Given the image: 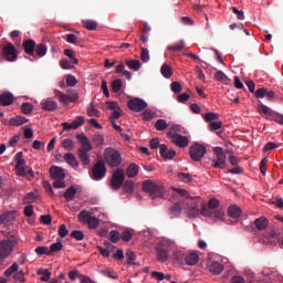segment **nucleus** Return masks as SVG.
<instances>
[{"instance_id": "obj_1", "label": "nucleus", "mask_w": 283, "mask_h": 283, "mask_svg": "<svg viewBox=\"0 0 283 283\" xmlns=\"http://www.w3.org/2000/svg\"><path fill=\"white\" fill-rule=\"evenodd\" d=\"M180 198H187L185 211L188 213L189 218H198L201 213V216L211 218L214 222H222V220H224V209L209 210L207 205H202L200 211V197L191 198L189 197V191L185 189H177L169 200L170 202H176L180 200Z\"/></svg>"}, {"instance_id": "obj_2", "label": "nucleus", "mask_w": 283, "mask_h": 283, "mask_svg": "<svg viewBox=\"0 0 283 283\" xmlns=\"http://www.w3.org/2000/svg\"><path fill=\"white\" fill-rule=\"evenodd\" d=\"M77 138L81 144V147L77 149L78 159L81 160L82 165L87 166L91 163L90 151L94 149L92 147V142H90V138H87L85 135H78Z\"/></svg>"}, {"instance_id": "obj_3", "label": "nucleus", "mask_w": 283, "mask_h": 283, "mask_svg": "<svg viewBox=\"0 0 283 283\" xmlns=\"http://www.w3.org/2000/svg\"><path fill=\"white\" fill-rule=\"evenodd\" d=\"M14 249H19V237H9L0 241V258H10Z\"/></svg>"}, {"instance_id": "obj_4", "label": "nucleus", "mask_w": 283, "mask_h": 283, "mask_svg": "<svg viewBox=\"0 0 283 283\" xmlns=\"http://www.w3.org/2000/svg\"><path fill=\"white\" fill-rule=\"evenodd\" d=\"M142 187L146 193H149L151 200L165 198V187H163V185H158L153 180H145Z\"/></svg>"}, {"instance_id": "obj_5", "label": "nucleus", "mask_w": 283, "mask_h": 283, "mask_svg": "<svg viewBox=\"0 0 283 283\" xmlns=\"http://www.w3.org/2000/svg\"><path fill=\"white\" fill-rule=\"evenodd\" d=\"M14 160L17 163L15 171L18 176H21V177L30 176L31 178H34V170H32V168L28 169V166H25V160L23 159L22 151H19L18 154H15Z\"/></svg>"}, {"instance_id": "obj_6", "label": "nucleus", "mask_w": 283, "mask_h": 283, "mask_svg": "<svg viewBox=\"0 0 283 283\" xmlns=\"http://www.w3.org/2000/svg\"><path fill=\"white\" fill-rule=\"evenodd\" d=\"M104 158L108 167H118V165L123 163V157H120V153L114 148H106L104 151Z\"/></svg>"}, {"instance_id": "obj_7", "label": "nucleus", "mask_w": 283, "mask_h": 283, "mask_svg": "<svg viewBox=\"0 0 283 283\" xmlns=\"http://www.w3.org/2000/svg\"><path fill=\"white\" fill-rule=\"evenodd\" d=\"M125 184V170L123 168H117L111 178V188L114 191H118L120 187Z\"/></svg>"}, {"instance_id": "obj_8", "label": "nucleus", "mask_w": 283, "mask_h": 283, "mask_svg": "<svg viewBox=\"0 0 283 283\" xmlns=\"http://www.w3.org/2000/svg\"><path fill=\"white\" fill-rule=\"evenodd\" d=\"M78 221L82 222V224H87L90 229H96L101 222L96 217H92L90 211L87 210H82L78 213Z\"/></svg>"}, {"instance_id": "obj_9", "label": "nucleus", "mask_w": 283, "mask_h": 283, "mask_svg": "<svg viewBox=\"0 0 283 283\" xmlns=\"http://www.w3.org/2000/svg\"><path fill=\"white\" fill-rule=\"evenodd\" d=\"M107 176V167L105 166V161L97 160V163L92 168L91 178L93 180H103Z\"/></svg>"}, {"instance_id": "obj_10", "label": "nucleus", "mask_w": 283, "mask_h": 283, "mask_svg": "<svg viewBox=\"0 0 283 283\" xmlns=\"http://www.w3.org/2000/svg\"><path fill=\"white\" fill-rule=\"evenodd\" d=\"M189 154L191 160H193L195 163H200V160H202V158H205V155L207 154V147L201 144H193L192 146H190Z\"/></svg>"}, {"instance_id": "obj_11", "label": "nucleus", "mask_w": 283, "mask_h": 283, "mask_svg": "<svg viewBox=\"0 0 283 283\" xmlns=\"http://www.w3.org/2000/svg\"><path fill=\"white\" fill-rule=\"evenodd\" d=\"M54 94H55L56 98H59L60 103H62V105H64V107H67V105H70V103H76V101H78V94H76L74 92L65 94L59 90H55Z\"/></svg>"}, {"instance_id": "obj_12", "label": "nucleus", "mask_w": 283, "mask_h": 283, "mask_svg": "<svg viewBox=\"0 0 283 283\" xmlns=\"http://www.w3.org/2000/svg\"><path fill=\"white\" fill-rule=\"evenodd\" d=\"M2 54L7 61L10 63H14L17 59H19V55L17 54V48L12 43H7L2 48Z\"/></svg>"}, {"instance_id": "obj_13", "label": "nucleus", "mask_w": 283, "mask_h": 283, "mask_svg": "<svg viewBox=\"0 0 283 283\" xmlns=\"http://www.w3.org/2000/svg\"><path fill=\"white\" fill-rule=\"evenodd\" d=\"M128 109L132 112H143L144 109H147V104L144 99L136 97L128 101Z\"/></svg>"}, {"instance_id": "obj_14", "label": "nucleus", "mask_w": 283, "mask_h": 283, "mask_svg": "<svg viewBox=\"0 0 283 283\" xmlns=\"http://www.w3.org/2000/svg\"><path fill=\"white\" fill-rule=\"evenodd\" d=\"M170 139L174 145L180 147L181 149H185V147H189V137L187 136L172 135Z\"/></svg>"}, {"instance_id": "obj_15", "label": "nucleus", "mask_w": 283, "mask_h": 283, "mask_svg": "<svg viewBox=\"0 0 283 283\" xmlns=\"http://www.w3.org/2000/svg\"><path fill=\"white\" fill-rule=\"evenodd\" d=\"M41 107L44 112H56V109H59V104L52 98H46L41 102Z\"/></svg>"}, {"instance_id": "obj_16", "label": "nucleus", "mask_w": 283, "mask_h": 283, "mask_svg": "<svg viewBox=\"0 0 283 283\" xmlns=\"http://www.w3.org/2000/svg\"><path fill=\"white\" fill-rule=\"evenodd\" d=\"M50 176L53 178V180H63L65 178V172L63 171V168L59 166H52L50 168Z\"/></svg>"}, {"instance_id": "obj_17", "label": "nucleus", "mask_w": 283, "mask_h": 283, "mask_svg": "<svg viewBox=\"0 0 283 283\" xmlns=\"http://www.w3.org/2000/svg\"><path fill=\"white\" fill-rule=\"evenodd\" d=\"M159 154L164 160H171L176 156V150H169L167 145L161 144Z\"/></svg>"}, {"instance_id": "obj_18", "label": "nucleus", "mask_w": 283, "mask_h": 283, "mask_svg": "<svg viewBox=\"0 0 283 283\" xmlns=\"http://www.w3.org/2000/svg\"><path fill=\"white\" fill-rule=\"evenodd\" d=\"M12 103H14V95H12V93L7 92L0 95V105L2 107H8L12 105Z\"/></svg>"}, {"instance_id": "obj_19", "label": "nucleus", "mask_w": 283, "mask_h": 283, "mask_svg": "<svg viewBox=\"0 0 283 283\" xmlns=\"http://www.w3.org/2000/svg\"><path fill=\"white\" fill-rule=\"evenodd\" d=\"M22 48H23L25 54H29V56H34L36 42H34V40H27L22 43Z\"/></svg>"}, {"instance_id": "obj_20", "label": "nucleus", "mask_w": 283, "mask_h": 283, "mask_svg": "<svg viewBox=\"0 0 283 283\" xmlns=\"http://www.w3.org/2000/svg\"><path fill=\"white\" fill-rule=\"evenodd\" d=\"M157 247L164 249V251L171 253V251L176 250V243L171 240L164 239L161 240Z\"/></svg>"}, {"instance_id": "obj_21", "label": "nucleus", "mask_w": 283, "mask_h": 283, "mask_svg": "<svg viewBox=\"0 0 283 283\" xmlns=\"http://www.w3.org/2000/svg\"><path fill=\"white\" fill-rule=\"evenodd\" d=\"M214 169H224L227 167V155H219L217 159L212 160Z\"/></svg>"}, {"instance_id": "obj_22", "label": "nucleus", "mask_w": 283, "mask_h": 283, "mask_svg": "<svg viewBox=\"0 0 283 283\" xmlns=\"http://www.w3.org/2000/svg\"><path fill=\"white\" fill-rule=\"evenodd\" d=\"M210 273H213V275H220L222 271H224V265L220 262L212 261L209 265Z\"/></svg>"}, {"instance_id": "obj_23", "label": "nucleus", "mask_w": 283, "mask_h": 283, "mask_svg": "<svg viewBox=\"0 0 283 283\" xmlns=\"http://www.w3.org/2000/svg\"><path fill=\"white\" fill-rule=\"evenodd\" d=\"M17 218V211L4 212L0 216V224H8Z\"/></svg>"}, {"instance_id": "obj_24", "label": "nucleus", "mask_w": 283, "mask_h": 283, "mask_svg": "<svg viewBox=\"0 0 283 283\" xmlns=\"http://www.w3.org/2000/svg\"><path fill=\"white\" fill-rule=\"evenodd\" d=\"M254 227L258 231H264L269 227V219L266 217H260L254 220Z\"/></svg>"}, {"instance_id": "obj_25", "label": "nucleus", "mask_w": 283, "mask_h": 283, "mask_svg": "<svg viewBox=\"0 0 283 283\" xmlns=\"http://www.w3.org/2000/svg\"><path fill=\"white\" fill-rule=\"evenodd\" d=\"M25 123H28V118H25L21 115H18V116L9 119V125L11 127H21V125H25Z\"/></svg>"}, {"instance_id": "obj_26", "label": "nucleus", "mask_w": 283, "mask_h": 283, "mask_svg": "<svg viewBox=\"0 0 283 283\" xmlns=\"http://www.w3.org/2000/svg\"><path fill=\"white\" fill-rule=\"evenodd\" d=\"M228 216L230 218H233L234 220H238V218H240V216H242V209H240V207H238V206H230L228 208Z\"/></svg>"}, {"instance_id": "obj_27", "label": "nucleus", "mask_w": 283, "mask_h": 283, "mask_svg": "<svg viewBox=\"0 0 283 283\" xmlns=\"http://www.w3.org/2000/svg\"><path fill=\"white\" fill-rule=\"evenodd\" d=\"M156 251L158 262H167V260H169L168 251L164 250L163 248H159V245L156 247Z\"/></svg>"}, {"instance_id": "obj_28", "label": "nucleus", "mask_w": 283, "mask_h": 283, "mask_svg": "<svg viewBox=\"0 0 283 283\" xmlns=\"http://www.w3.org/2000/svg\"><path fill=\"white\" fill-rule=\"evenodd\" d=\"M198 260H200V259L198 256V253H196V252L189 253L185 258V262H186V264H188V266H196V264H198Z\"/></svg>"}, {"instance_id": "obj_29", "label": "nucleus", "mask_w": 283, "mask_h": 283, "mask_svg": "<svg viewBox=\"0 0 283 283\" xmlns=\"http://www.w3.org/2000/svg\"><path fill=\"white\" fill-rule=\"evenodd\" d=\"M64 160L71 167H78V159H76V156H74L72 153H66L64 155Z\"/></svg>"}, {"instance_id": "obj_30", "label": "nucleus", "mask_w": 283, "mask_h": 283, "mask_svg": "<svg viewBox=\"0 0 283 283\" xmlns=\"http://www.w3.org/2000/svg\"><path fill=\"white\" fill-rule=\"evenodd\" d=\"M185 48V41L181 40L179 42H176L171 45L167 46L168 52H182V49Z\"/></svg>"}, {"instance_id": "obj_31", "label": "nucleus", "mask_w": 283, "mask_h": 283, "mask_svg": "<svg viewBox=\"0 0 283 283\" xmlns=\"http://www.w3.org/2000/svg\"><path fill=\"white\" fill-rule=\"evenodd\" d=\"M126 176L128 178H136V176H138V165L130 164L126 169Z\"/></svg>"}, {"instance_id": "obj_32", "label": "nucleus", "mask_w": 283, "mask_h": 283, "mask_svg": "<svg viewBox=\"0 0 283 283\" xmlns=\"http://www.w3.org/2000/svg\"><path fill=\"white\" fill-rule=\"evenodd\" d=\"M75 196H76V187H74V186H71L64 192V198H65V200H67V202H72V200H74Z\"/></svg>"}, {"instance_id": "obj_33", "label": "nucleus", "mask_w": 283, "mask_h": 283, "mask_svg": "<svg viewBox=\"0 0 283 283\" xmlns=\"http://www.w3.org/2000/svg\"><path fill=\"white\" fill-rule=\"evenodd\" d=\"M35 54L36 56L43 57L48 54V46L43 43L35 44Z\"/></svg>"}, {"instance_id": "obj_34", "label": "nucleus", "mask_w": 283, "mask_h": 283, "mask_svg": "<svg viewBox=\"0 0 283 283\" xmlns=\"http://www.w3.org/2000/svg\"><path fill=\"white\" fill-rule=\"evenodd\" d=\"M21 112L24 116H30V113L34 112V105L30 102H25L21 105Z\"/></svg>"}, {"instance_id": "obj_35", "label": "nucleus", "mask_w": 283, "mask_h": 283, "mask_svg": "<svg viewBox=\"0 0 283 283\" xmlns=\"http://www.w3.org/2000/svg\"><path fill=\"white\" fill-rule=\"evenodd\" d=\"M160 72L165 78H171L174 76V70L168 64H163Z\"/></svg>"}, {"instance_id": "obj_36", "label": "nucleus", "mask_w": 283, "mask_h": 283, "mask_svg": "<svg viewBox=\"0 0 283 283\" xmlns=\"http://www.w3.org/2000/svg\"><path fill=\"white\" fill-rule=\"evenodd\" d=\"M92 143H94L96 147H103V145H105V136L101 134H95L92 137Z\"/></svg>"}, {"instance_id": "obj_37", "label": "nucleus", "mask_w": 283, "mask_h": 283, "mask_svg": "<svg viewBox=\"0 0 283 283\" xmlns=\"http://www.w3.org/2000/svg\"><path fill=\"white\" fill-rule=\"evenodd\" d=\"M214 78H216V81H219L220 83H224V85H227L229 83V77L222 71L216 72Z\"/></svg>"}, {"instance_id": "obj_38", "label": "nucleus", "mask_w": 283, "mask_h": 283, "mask_svg": "<svg viewBox=\"0 0 283 283\" xmlns=\"http://www.w3.org/2000/svg\"><path fill=\"white\" fill-rule=\"evenodd\" d=\"M203 118H205L206 123H213V120L214 122L220 120V115L218 113L210 112V113H206L203 115Z\"/></svg>"}, {"instance_id": "obj_39", "label": "nucleus", "mask_w": 283, "mask_h": 283, "mask_svg": "<svg viewBox=\"0 0 283 283\" xmlns=\"http://www.w3.org/2000/svg\"><path fill=\"white\" fill-rule=\"evenodd\" d=\"M120 238L124 242H132V238H134V230H124L120 234Z\"/></svg>"}, {"instance_id": "obj_40", "label": "nucleus", "mask_w": 283, "mask_h": 283, "mask_svg": "<svg viewBox=\"0 0 283 283\" xmlns=\"http://www.w3.org/2000/svg\"><path fill=\"white\" fill-rule=\"evenodd\" d=\"M38 275H42L41 282H50V277H52V273L43 269L38 270Z\"/></svg>"}, {"instance_id": "obj_41", "label": "nucleus", "mask_w": 283, "mask_h": 283, "mask_svg": "<svg viewBox=\"0 0 283 283\" xmlns=\"http://www.w3.org/2000/svg\"><path fill=\"white\" fill-rule=\"evenodd\" d=\"M64 54H65V56H69L71 63H73V64L78 63V59H76V52H74L73 50L65 49Z\"/></svg>"}, {"instance_id": "obj_42", "label": "nucleus", "mask_w": 283, "mask_h": 283, "mask_svg": "<svg viewBox=\"0 0 283 283\" xmlns=\"http://www.w3.org/2000/svg\"><path fill=\"white\" fill-rule=\"evenodd\" d=\"M19 271V264L17 262L12 263V265L4 271L6 277H11V275H14Z\"/></svg>"}, {"instance_id": "obj_43", "label": "nucleus", "mask_w": 283, "mask_h": 283, "mask_svg": "<svg viewBox=\"0 0 283 283\" xmlns=\"http://www.w3.org/2000/svg\"><path fill=\"white\" fill-rule=\"evenodd\" d=\"M155 127H156L157 132H165V129H167V127H169V124H167L166 119H158L155 123Z\"/></svg>"}, {"instance_id": "obj_44", "label": "nucleus", "mask_w": 283, "mask_h": 283, "mask_svg": "<svg viewBox=\"0 0 283 283\" xmlns=\"http://www.w3.org/2000/svg\"><path fill=\"white\" fill-rule=\"evenodd\" d=\"M86 114L87 116H95L96 118H101V112H98V109H96V107H94L93 104H91L87 108H86Z\"/></svg>"}, {"instance_id": "obj_45", "label": "nucleus", "mask_w": 283, "mask_h": 283, "mask_svg": "<svg viewBox=\"0 0 283 283\" xmlns=\"http://www.w3.org/2000/svg\"><path fill=\"white\" fill-rule=\"evenodd\" d=\"M180 213H182V207H180V203H175L170 208V214L172 216V218H178V216H180Z\"/></svg>"}, {"instance_id": "obj_46", "label": "nucleus", "mask_w": 283, "mask_h": 283, "mask_svg": "<svg viewBox=\"0 0 283 283\" xmlns=\"http://www.w3.org/2000/svg\"><path fill=\"white\" fill-rule=\"evenodd\" d=\"M82 23L86 30H96L98 28V23L94 20H83Z\"/></svg>"}, {"instance_id": "obj_47", "label": "nucleus", "mask_w": 283, "mask_h": 283, "mask_svg": "<svg viewBox=\"0 0 283 283\" xmlns=\"http://www.w3.org/2000/svg\"><path fill=\"white\" fill-rule=\"evenodd\" d=\"M126 65L129 67V70H134L135 72H138V70H140V61L138 60L127 61Z\"/></svg>"}, {"instance_id": "obj_48", "label": "nucleus", "mask_w": 283, "mask_h": 283, "mask_svg": "<svg viewBox=\"0 0 283 283\" xmlns=\"http://www.w3.org/2000/svg\"><path fill=\"white\" fill-rule=\"evenodd\" d=\"M13 280H15L17 283H24L25 282V274L22 270H18L14 274H13Z\"/></svg>"}, {"instance_id": "obj_49", "label": "nucleus", "mask_w": 283, "mask_h": 283, "mask_svg": "<svg viewBox=\"0 0 283 283\" xmlns=\"http://www.w3.org/2000/svg\"><path fill=\"white\" fill-rule=\"evenodd\" d=\"M109 240L111 242H113V244L118 243V241L120 240V232H118V230H112L109 232Z\"/></svg>"}, {"instance_id": "obj_50", "label": "nucleus", "mask_w": 283, "mask_h": 283, "mask_svg": "<svg viewBox=\"0 0 283 283\" xmlns=\"http://www.w3.org/2000/svg\"><path fill=\"white\" fill-rule=\"evenodd\" d=\"M209 132H218V129H222V120L212 122L208 125Z\"/></svg>"}, {"instance_id": "obj_51", "label": "nucleus", "mask_w": 283, "mask_h": 283, "mask_svg": "<svg viewBox=\"0 0 283 283\" xmlns=\"http://www.w3.org/2000/svg\"><path fill=\"white\" fill-rule=\"evenodd\" d=\"M71 238H74V240L81 242L82 240H85V234L81 230H74L71 232Z\"/></svg>"}, {"instance_id": "obj_52", "label": "nucleus", "mask_w": 283, "mask_h": 283, "mask_svg": "<svg viewBox=\"0 0 283 283\" xmlns=\"http://www.w3.org/2000/svg\"><path fill=\"white\" fill-rule=\"evenodd\" d=\"M219 206L220 201L216 198H211L208 202L207 209H209L210 211H216V209H218Z\"/></svg>"}, {"instance_id": "obj_53", "label": "nucleus", "mask_w": 283, "mask_h": 283, "mask_svg": "<svg viewBox=\"0 0 283 283\" xmlns=\"http://www.w3.org/2000/svg\"><path fill=\"white\" fill-rule=\"evenodd\" d=\"M36 202V193L34 192H29L25 197H24V205H32Z\"/></svg>"}, {"instance_id": "obj_54", "label": "nucleus", "mask_w": 283, "mask_h": 283, "mask_svg": "<svg viewBox=\"0 0 283 283\" xmlns=\"http://www.w3.org/2000/svg\"><path fill=\"white\" fill-rule=\"evenodd\" d=\"M62 249H63V243L56 242V243L51 244L49 253H50V255H52V253H56V252L61 251Z\"/></svg>"}, {"instance_id": "obj_55", "label": "nucleus", "mask_w": 283, "mask_h": 283, "mask_svg": "<svg viewBox=\"0 0 283 283\" xmlns=\"http://www.w3.org/2000/svg\"><path fill=\"white\" fill-rule=\"evenodd\" d=\"M178 179L181 180V182H191V180H193L191 175L187 172H179Z\"/></svg>"}, {"instance_id": "obj_56", "label": "nucleus", "mask_w": 283, "mask_h": 283, "mask_svg": "<svg viewBox=\"0 0 283 283\" xmlns=\"http://www.w3.org/2000/svg\"><path fill=\"white\" fill-rule=\"evenodd\" d=\"M120 87H123V81L122 80H114L112 82V90L115 93L120 92Z\"/></svg>"}, {"instance_id": "obj_57", "label": "nucleus", "mask_w": 283, "mask_h": 283, "mask_svg": "<svg viewBox=\"0 0 283 283\" xmlns=\"http://www.w3.org/2000/svg\"><path fill=\"white\" fill-rule=\"evenodd\" d=\"M126 259H127V264H136V263H134L136 260V253H134V251L127 250Z\"/></svg>"}, {"instance_id": "obj_58", "label": "nucleus", "mask_w": 283, "mask_h": 283, "mask_svg": "<svg viewBox=\"0 0 283 283\" xmlns=\"http://www.w3.org/2000/svg\"><path fill=\"white\" fill-rule=\"evenodd\" d=\"M72 64L73 63L67 61V59H62L60 61V67H62V70H72L74 67Z\"/></svg>"}, {"instance_id": "obj_59", "label": "nucleus", "mask_w": 283, "mask_h": 283, "mask_svg": "<svg viewBox=\"0 0 283 283\" xmlns=\"http://www.w3.org/2000/svg\"><path fill=\"white\" fill-rule=\"evenodd\" d=\"M62 147H64L66 151H72L74 149V142H72V139H64L62 142Z\"/></svg>"}, {"instance_id": "obj_60", "label": "nucleus", "mask_w": 283, "mask_h": 283, "mask_svg": "<svg viewBox=\"0 0 283 283\" xmlns=\"http://www.w3.org/2000/svg\"><path fill=\"white\" fill-rule=\"evenodd\" d=\"M140 59L143 61V63H149L150 56H149L148 49L142 48Z\"/></svg>"}, {"instance_id": "obj_61", "label": "nucleus", "mask_w": 283, "mask_h": 283, "mask_svg": "<svg viewBox=\"0 0 283 283\" xmlns=\"http://www.w3.org/2000/svg\"><path fill=\"white\" fill-rule=\"evenodd\" d=\"M83 123H85V117L83 116H77L73 122V129H78V127H81V125H83Z\"/></svg>"}, {"instance_id": "obj_62", "label": "nucleus", "mask_w": 283, "mask_h": 283, "mask_svg": "<svg viewBox=\"0 0 283 283\" xmlns=\"http://www.w3.org/2000/svg\"><path fill=\"white\" fill-rule=\"evenodd\" d=\"M35 253L36 255H50V249L48 247H38Z\"/></svg>"}, {"instance_id": "obj_63", "label": "nucleus", "mask_w": 283, "mask_h": 283, "mask_svg": "<svg viewBox=\"0 0 283 283\" xmlns=\"http://www.w3.org/2000/svg\"><path fill=\"white\" fill-rule=\"evenodd\" d=\"M143 116L144 120H151L156 116V112L148 108L143 113Z\"/></svg>"}, {"instance_id": "obj_64", "label": "nucleus", "mask_w": 283, "mask_h": 283, "mask_svg": "<svg viewBox=\"0 0 283 283\" xmlns=\"http://www.w3.org/2000/svg\"><path fill=\"white\" fill-rule=\"evenodd\" d=\"M124 191H126V193H132V191H134V181L126 180L124 182Z\"/></svg>"}]
</instances>
